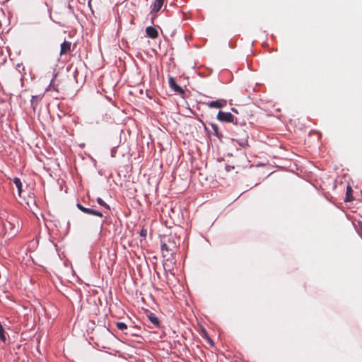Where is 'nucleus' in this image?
I'll list each match as a JSON object with an SVG mask.
<instances>
[{
  "label": "nucleus",
  "instance_id": "nucleus-1",
  "mask_svg": "<svg viewBox=\"0 0 362 362\" xmlns=\"http://www.w3.org/2000/svg\"><path fill=\"white\" fill-rule=\"evenodd\" d=\"M177 245L175 241L171 239H168V242H163L161 244V251L163 257L168 260L173 257V255L176 252Z\"/></svg>",
  "mask_w": 362,
  "mask_h": 362
},
{
  "label": "nucleus",
  "instance_id": "nucleus-2",
  "mask_svg": "<svg viewBox=\"0 0 362 362\" xmlns=\"http://www.w3.org/2000/svg\"><path fill=\"white\" fill-rule=\"evenodd\" d=\"M76 206H77L78 209H80L82 212H83L85 214L96 216H98V217H103V213L99 211L94 210V209H90V208L84 207L81 204H77Z\"/></svg>",
  "mask_w": 362,
  "mask_h": 362
},
{
  "label": "nucleus",
  "instance_id": "nucleus-3",
  "mask_svg": "<svg viewBox=\"0 0 362 362\" xmlns=\"http://www.w3.org/2000/svg\"><path fill=\"white\" fill-rule=\"evenodd\" d=\"M217 119L219 121L233 122L234 116L230 112L219 111L217 115Z\"/></svg>",
  "mask_w": 362,
  "mask_h": 362
},
{
  "label": "nucleus",
  "instance_id": "nucleus-4",
  "mask_svg": "<svg viewBox=\"0 0 362 362\" xmlns=\"http://www.w3.org/2000/svg\"><path fill=\"white\" fill-rule=\"evenodd\" d=\"M168 83H169V86L170 87L175 91V92H177L180 94H183L185 92H184V90L182 88V87H180V86H178L175 81V79L170 76L168 79Z\"/></svg>",
  "mask_w": 362,
  "mask_h": 362
},
{
  "label": "nucleus",
  "instance_id": "nucleus-5",
  "mask_svg": "<svg viewBox=\"0 0 362 362\" xmlns=\"http://www.w3.org/2000/svg\"><path fill=\"white\" fill-rule=\"evenodd\" d=\"M71 42L64 40L61 45L60 55L62 56L68 54L71 51Z\"/></svg>",
  "mask_w": 362,
  "mask_h": 362
},
{
  "label": "nucleus",
  "instance_id": "nucleus-6",
  "mask_svg": "<svg viewBox=\"0 0 362 362\" xmlns=\"http://www.w3.org/2000/svg\"><path fill=\"white\" fill-rule=\"evenodd\" d=\"M146 33L148 37L152 39H156L158 36V30L152 26H148L146 28Z\"/></svg>",
  "mask_w": 362,
  "mask_h": 362
},
{
  "label": "nucleus",
  "instance_id": "nucleus-7",
  "mask_svg": "<svg viewBox=\"0 0 362 362\" xmlns=\"http://www.w3.org/2000/svg\"><path fill=\"white\" fill-rule=\"evenodd\" d=\"M226 105L225 100H214L207 103V105L211 108H221Z\"/></svg>",
  "mask_w": 362,
  "mask_h": 362
},
{
  "label": "nucleus",
  "instance_id": "nucleus-8",
  "mask_svg": "<svg viewBox=\"0 0 362 362\" xmlns=\"http://www.w3.org/2000/svg\"><path fill=\"white\" fill-rule=\"evenodd\" d=\"M164 0H155L153 5L151 6V12L157 13L163 6Z\"/></svg>",
  "mask_w": 362,
  "mask_h": 362
},
{
  "label": "nucleus",
  "instance_id": "nucleus-9",
  "mask_svg": "<svg viewBox=\"0 0 362 362\" xmlns=\"http://www.w3.org/2000/svg\"><path fill=\"white\" fill-rule=\"evenodd\" d=\"M148 318L149 320V321L156 327H159L160 326V321L158 320V318L153 314V313H150L148 315Z\"/></svg>",
  "mask_w": 362,
  "mask_h": 362
},
{
  "label": "nucleus",
  "instance_id": "nucleus-10",
  "mask_svg": "<svg viewBox=\"0 0 362 362\" xmlns=\"http://www.w3.org/2000/svg\"><path fill=\"white\" fill-rule=\"evenodd\" d=\"M13 183L15 184L16 187H17L18 189V195L19 197H23L22 196V182L21 181V180L18 178V177H14L13 180Z\"/></svg>",
  "mask_w": 362,
  "mask_h": 362
},
{
  "label": "nucleus",
  "instance_id": "nucleus-11",
  "mask_svg": "<svg viewBox=\"0 0 362 362\" xmlns=\"http://www.w3.org/2000/svg\"><path fill=\"white\" fill-rule=\"evenodd\" d=\"M211 128H212V129H213V131H214V134H215L218 138L221 139V138L223 136V135H222V134L219 132V129H218V125H217V124H216L211 123Z\"/></svg>",
  "mask_w": 362,
  "mask_h": 362
},
{
  "label": "nucleus",
  "instance_id": "nucleus-12",
  "mask_svg": "<svg viewBox=\"0 0 362 362\" xmlns=\"http://www.w3.org/2000/svg\"><path fill=\"white\" fill-rule=\"evenodd\" d=\"M116 326L118 329L122 330V331L127 329V325L124 322H116Z\"/></svg>",
  "mask_w": 362,
  "mask_h": 362
},
{
  "label": "nucleus",
  "instance_id": "nucleus-13",
  "mask_svg": "<svg viewBox=\"0 0 362 362\" xmlns=\"http://www.w3.org/2000/svg\"><path fill=\"white\" fill-rule=\"evenodd\" d=\"M234 141H236V142L242 147H245L248 146L247 144V139H242L241 140L238 141L237 139H233Z\"/></svg>",
  "mask_w": 362,
  "mask_h": 362
},
{
  "label": "nucleus",
  "instance_id": "nucleus-14",
  "mask_svg": "<svg viewBox=\"0 0 362 362\" xmlns=\"http://www.w3.org/2000/svg\"><path fill=\"white\" fill-rule=\"evenodd\" d=\"M97 202L100 205V206H103L104 207H105L106 209H110V206L107 204H106L101 198L98 197L97 199Z\"/></svg>",
  "mask_w": 362,
  "mask_h": 362
},
{
  "label": "nucleus",
  "instance_id": "nucleus-15",
  "mask_svg": "<svg viewBox=\"0 0 362 362\" xmlns=\"http://www.w3.org/2000/svg\"><path fill=\"white\" fill-rule=\"evenodd\" d=\"M0 339L2 341H6V337L4 335V329L3 328V327L0 325Z\"/></svg>",
  "mask_w": 362,
  "mask_h": 362
},
{
  "label": "nucleus",
  "instance_id": "nucleus-16",
  "mask_svg": "<svg viewBox=\"0 0 362 362\" xmlns=\"http://www.w3.org/2000/svg\"><path fill=\"white\" fill-rule=\"evenodd\" d=\"M203 337H204L206 339V340L211 346H214L213 340L207 335L206 331H203Z\"/></svg>",
  "mask_w": 362,
  "mask_h": 362
},
{
  "label": "nucleus",
  "instance_id": "nucleus-17",
  "mask_svg": "<svg viewBox=\"0 0 362 362\" xmlns=\"http://www.w3.org/2000/svg\"><path fill=\"white\" fill-rule=\"evenodd\" d=\"M98 344L100 343L101 344V346L103 348H106L107 347V341L104 339H98Z\"/></svg>",
  "mask_w": 362,
  "mask_h": 362
},
{
  "label": "nucleus",
  "instance_id": "nucleus-18",
  "mask_svg": "<svg viewBox=\"0 0 362 362\" xmlns=\"http://www.w3.org/2000/svg\"><path fill=\"white\" fill-rule=\"evenodd\" d=\"M147 235V230L146 229H142L140 232V235L143 238H146Z\"/></svg>",
  "mask_w": 362,
  "mask_h": 362
},
{
  "label": "nucleus",
  "instance_id": "nucleus-19",
  "mask_svg": "<svg viewBox=\"0 0 362 362\" xmlns=\"http://www.w3.org/2000/svg\"><path fill=\"white\" fill-rule=\"evenodd\" d=\"M105 335L110 336V332L109 331V329H105Z\"/></svg>",
  "mask_w": 362,
  "mask_h": 362
},
{
  "label": "nucleus",
  "instance_id": "nucleus-20",
  "mask_svg": "<svg viewBox=\"0 0 362 362\" xmlns=\"http://www.w3.org/2000/svg\"><path fill=\"white\" fill-rule=\"evenodd\" d=\"M226 170L227 171H229V170H230V167L229 165H226Z\"/></svg>",
  "mask_w": 362,
  "mask_h": 362
},
{
  "label": "nucleus",
  "instance_id": "nucleus-21",
  "mask_svg": "<svg viewBox=\"0 0 362 362\" xmlns=\"http://www.w3.org/2000/svg\"><path fill=\"white\" fill-rule=\"evenodd\" d=\"M30 199H31V202H33V203H35V199H34V198H33V197H30Z\"/></svg>",
  "mask_w": 362,
  "mask_h": 362
},
{
  "label": "nucleus",
  "instance_id": "nucleus-22",
  "mask_svg": "<svg viewBox=\"0 0 362 362\" xmlns=\"http://www.w3.org/2000/svg\"><path fill=\"white\" fill-rule=\"evenodd\" d=\"M27 204H28V206L30 205V202H29V201H28V202H27Z\"/></svg>",
  "mask_w": 362,
  "mask_h": 362
}]
</instances>
